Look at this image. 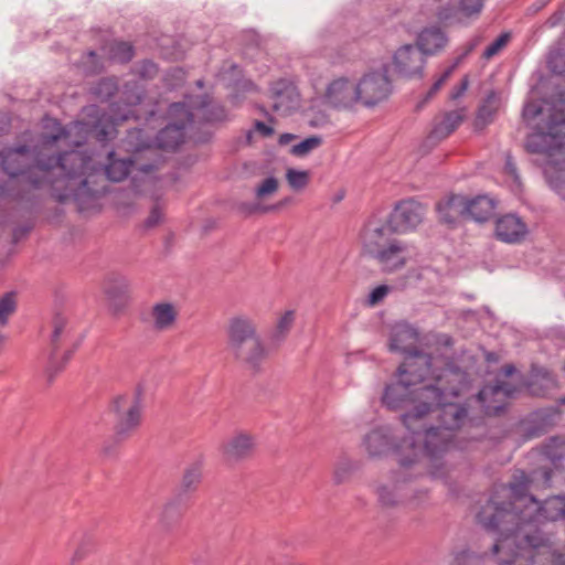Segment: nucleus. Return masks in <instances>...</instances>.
Instances as JSON below:
<instances>
[{"label": "nucleus", "mask_w": 565, "mask_h": 565, "mask_svg": "<svg viewBox=\"0 0 565 565\" xmlns=\"http://www.w3.org/2000/svg\"><path fill=\"white\" fill-rule=\"evenodd\" d=\"M546 431L545 418L541 417L540 414L535 415L532 425L526 428V435L530 438L540 437Z\"/></svg>", "instance_id": "48"}, {"label": "nucleus", "mask_w": 565, "mask_h": 565, "mask_svg": "<svg viewBox=\"0 0 565 565\" xmlns=\"http://www.w3.org/2000/svg\"><path fill=\"white\" fill-rule=\"evenodd\" d=\"M182 508L178 500L168 501L161 509L158 524L162 532L170 533L180 522Z\"/></svg>", "instance_id": "32"}, {"label": "nucleus", "mask_w": 565, "mask_h": 565, "mask_svg": "<svg viewBox=\"0 0 565 565\" xmlns=\"http://www.w3.org/2000/svg\"><path fill=\"white\" fill-rule=\"evenodd\" d=\"M546 456L551 458L553 461L561 459L563 457V452H552L548 448L546 449Z\"/></svg>", "instance_id": "61"}, {"label": "nucleus", "mask_w": 565, "mask_h": 565, "mask_svg": "<svg viewBox=\"0 0 565 565\" xmlns=\"http://www.w3.org/2000/svg\"><path fill=\"white\" fill-rule=\"evenodd\" d=\"M161 218H162L161 210L158 206H154L146 220V226L153 227L160 223Z\"/></svg>", "instance_id": "55"}, {"label": "nucleus", "mask_w": 565, "mask_h": 565, "mask_svg": "<svg viewBox=\"0 0 565 565\" xmlns=\"http://www.w3.org/2000/svg\"><path fill=\"white\" fill-rule=\"evenodd\" d=\"M141 394L132 396H118L113 402V411L116 413L115 444L130 438L141 424L142 415Z\"/></svg>", "instance_id": "10"}, {"label": "nucleus", "mask_w": 565, "mask_h": 565, "mask_svg": "<svg viewBox=\"0 0 565 565\" xmlns=\"http://www.w3.org/2000/svg\"><path fill=\"white\" fill-rule=\"evenodd\" d=\"M529 480L521 472L508 486H500L477 514L486 530L508 535L526 558L544 557L554 562L555 548L551 537L535 523L565 519V497L553 495L539 502L527 493Z\"/></svg>", "instance_id": "2"}, {"label": "nucleus", "mask_w": 565, "mask_h": 565, "mask_svg": "<svg viewBox=\"0 0 565 565\" xmlns=\"http://www.w3.org/2000/svg\"><path fill=\"white\" fill-rule=\"evenodd\" d=\"M114 452H115V447H114L113 445H110V444H105V445L103 446V454H104L105 456H110V455H113Z\"/></svg>", "instance_id": "62"}, {"label": "nucleus", "mask_w": 565, "mask_h": 565, "mask_svg": "<svg viewBox=\"0 0 565 565\" xmlns=\"http://www.w3.org/2000/svg\"><path fill=\"white\" fill-rule=\"evenodd\" d=\"M30 149L21 146L11 149L2 159L4 172L12 178L9 195L25 205L40 203L45 195L64 203L74 200L85 203L106 192V181L120 182L127 178L134 163L131 157L116 158L107 151L106 159L72 150L55 156L40 151L28 166Z\"/></svg>", "instance_id": "1"}, {"label": "nucleus", "mask_w": 565, "mask_h": 565, "mask_svg": "<svg viewBox=\"0 0 565 565\" xmlns=\"http://www.w3.org/2000/svg\"><path fill=\"white\" fill-rule=\"evenodd\" d=\"M499 96L494 90H491L479 107L477 120L482 121L483 125L490 122L499 108Z\"/></svg>", "instance_id": "33"}, {"label": "nucleus", "mask_w": 565, "mask_h": 565, "mask_svg": "<svg viewBox=\"0 0 565 565\" xmlns=\"http://www.w3.org/2000/svg\"><path fill=\"white\" fill-rule=\"evenodd\" d=\"M510 40V33H502L497 40H494L482 53L484 60H491L498 55L502 49L507 46Z\"/></svg>", "instance_id": "43"}, {"label": "nucleus", "mask_w": 565, "mask_h": 565, "mask_svg": "<svg viewBox=\"0 0 565 565\" xmlns=\"http://www.w3.org/2000/svg\"><path fill=\"white\" fill-rule=\"evenodd\" d=\"M294 137H295V136H294V135H291V134H284V135H281V136H280V138H279V142H280L281 145L288 143L291 139H294Z\"/></svg>", "instance_id": "64"}, {"label": "nucleus", "mask_w": 565, "mask_h": 565, "mask_svg": "<svg viewBox=\"0 0 565 565\" xmlns=\"http://www.w3.org/2000/svg\"><path fill=\"white\" fill-rule=\"evenodd\" d=\"M501 372H502V374H503L505 377H509V376H511L512 374H514V372H515V367H514V365H512V364H507V365H504V366L502 367Z\"/></svg>", "instance_id": "60"}, {"label": "nucleus", "mask_w": 565, "mask_h": 565, "mask_svg": "<svg viewBox=\"0 0 565 565\" xmlns=\"http://www.w3.org/2000/svg\"><path fill=\"white\" fill-rule=\"evenodd\" d=\"M117 92V85L113 79H102L96 87V94L103 98H109Z\"/></svg>", "instance_id": "47"}, {"label": "nucleus", "mask_w": 565, "mask_h": 565, "mask_svg": "<svg viewBox=\"0 0 565 565\" xmlns=\"http://www.w3.org/2000/svg\"><path fill=\"white\" fill-rule=\"evenodd\" d=\"M483 40L484 38L481 34L475 35L469 42H467L465 51L460 58L466 57L468 54L475 51V49L478 47L483 42Z\"/></svg>", "instance_id": "54"}, {"label": "nucleus", "mask_w": 565, "mask_h": 565, "mask_svg": "<svg viewBox=\"0 0 565 565\" xmlns=\"http://www.w3.org/2000/svg\"><path fill=\"white\" fill-rule=\"evenodd\" d=\"M227 348L235 360L253 370L267 355L255 323L246 317H234L228 321Z\"/></svg>", "instance_id": "7"}, {"label": "nucleus", "mask_w": 565, "mask_h": 565, "mask_svg": "<svg viewBox=\"0 0 565 565\" xmlns=\"http://www.w3.org/2000/svg\"><path fill=\"white\" fill-rule=\"evenodd\" d=\"M359 103L365 107H373L387 99L393 87L386 67L365 74L359 83Z\"/></svg>", "instance_id": "11"}, {"label": "nucleus", "mask_w": 565, "mask_h": 565, "mask_svg": "<svg viewBox=\"0 0 565 565\" xmlns=\"http://www.w3.org/2000/svg\"><path fill=\"white\" fill-rule=\"evenodd\" d=\"M295 321V312L292 310L286 311L278 320L276 329L273 333V340L280 342L285 339L286 334L291 329Z\"/></svg>", "instance_id": "38"}, {"label": "nucleus", "mask_w": 565, "mask_h": 565, "mask_svg": "<svg viewBox=\"0 0 565 565\" xmlns=\"http://www.w3.org/2000/svg\"><path fill=\"white\" fill-rule=\"evenodd\" d=\"M422 375H411L397 369V381L386 385L382 401L393 411L406 412L402 422L407 429H415V423L430 413L431 406L441 402L443 395L456 394L461 386L463 372L457 365L441 371H418Z\"/></svg>", "instance_id": "3"}, {"label": "nucleus", "mask_w": 565, "mask_h": 565, "mask_svg": "<svg viewBox=\"0 0 565 565\" xmlns=\"http://www.w3.org/2000/svg\"><path fill=\"white\" fill-rule=\"evenodd\" d=\"M393 228L391 224L370 223L363 234V252L373 257L394 238L391 237Z\"/></svg>", "instance_id": "22"}, {"label": "nucleus", "mask_w": 565, "mask_h": 565, "mask_svg": "<svg viewBox=\"0 0 565 565\" xmlns=\"http://www.w3.org/2000/svg\"><path fill=\"white\" fill-rule=\"evenodd\" d=\"M278 190V180L274 177L265 179L262 184L256 189L255 195L257 199H265L273 195Z\"/></svg>", "instance_id": "44"}, {"label": "nucleus", "mask_w": 565, "mask_h": 565, "mask_svg": "<svg viewBox=\"0 0 565 565\" xmlns=\"http://www.w3.org/2000/svg\"><path fill=\"white\" fill-rule=\"evenodd\" d=\"M109 58L119 63H127L134 56V49L127 42H114L109 45Z\"/></svg>", "instance_id": "37"}, {"label": "nucleus", "mask_w": 565, "mask_h": 565, "mask_svg": "<svg viewBox=\"0 0 565 565\" xmlns=\"http://www.w3.org/2000/svg\"><path fill=\"white\" fill-rule=\"evenodd\" d=\"M463 116L460 111L454 110L444 115L439 122H436L428 139L438 142L447 138L461 124Z\"/></svg>", "instance_id": "30"}, {"label": "nucleus", "mask_w": 565, "mask_h": 565, "mask_svg": "<svg viewBox=\"0 0 565 565\" xmlns=\"http://www.w3.org/2000/svg\"><path fill=\"white\" fill-rule=\"evenodd\" d=\"M426 207L414 199L401 201L390 216L394 232L406 233L415 230L425 218Z\"/></svg>", "instance_id": "13"}, {"label": "nucleus", "mask_w": 565, "mask_h": 565, "mask_svg": "<svg viewBox=\"0 0 565 565\" xmlns=\"http://www.w3.org/2000/svg\"><path fill=\"white\" fill-rule=\"evenodd\" d=\"M514 392L515 387L510 383L497 381L494 384L484 385L478 393V399L487 415H497L503 411L505 399Z\"/></svg>", "instance_id": "18"}, {"label": "nucleus", "mask_w": 565, "mask_h": 565, "mask_svg": "<svg viewBox=\"0 0 565 565\" xmlns=\"http://www.w3.org/2000/svg\"><path fill=\"white\" fill-rule=\"evenodd\" d=\"M448 43L446 33L438 26L424 29L417 36L416 45L423 56L434 55L444 50Z\"/></svg>", "instance_id": "25"}, {"label": "nucleus", "mask_w": 565, "mask_h": 565, "mask_svg": "<svg viewBox=\"0 0 565 565\" xmlns=\"http://www.w3.org/2000/svg\"><path fill=\"white\" fill-rule=\"evenodd\" d=\"M125 147L126 150L131 153H138L143 150L152 152L151 147L143 138V131L141 129H132L128 132L125 139Z\"/></svg>", "instance_id": "34"}, {"label": "nucleus", "mask_w": 565, "mask_h": 565, "mask_svg": "<svg viewBox=\"0 0 565 565\" xmlns=\"http://www.w3.org/2000/svg\"><path fill=\"white\" fill-rule=\"evenodd\" d=\"M372 258L379 263L383 271L393 273L406 265L409 258V247L406 243L395 238Z\"/></svg>", "instance_id": "19"}, {"label": "nucleus", "mask_w": 565, "mask_h": 565, "mask_svg": "<svg viewBox=\"0 0 565 565\" xmlns=\"http://www.w3.org/2000/svg\"><path fill=\"white\" fill-rule=\"evenodd\" d=\"M462 381H465V379ZM462 384L463 382H461L460 390L456 394L443 395L441 402L437 405H433L430 409V413L434 411L438 412V426L443 429H447L451 434H454V430L460 428L466 423L468 416V412L465 406L448 402L449 397L458 396Z\"/></svg>", "instance_id": "16"}, {"label": "nucleus", "mask_w": 565, "mask_h": 565, "mask_svg": "<svg viewBox=\"0 0 565 565\" xmlns=\"http://www.w3.org/2000/svg\"><path fill=\"white\" fill-rule=\"evenodd\" d=\"M425 62L423 52L413 44L401 46L393 56L396 73L406 78L422 77Z\"/></svg>", "instance_id": "14"}, {"label": "nucleus", "mask_w": 565, "mask_h": 565, "mask_svg": "<svg viewBox=\"0 0 565 565\" xmlns=\"http://www.w3.org/2000/svg\"><path fill=\"white\" fill-rule=\"evenodd\" d=\"M504 169L515 181L519 180L515 162L510 154L507 156Z\"/></svg>", "instance_id": "57"}, {"label": "nucleus", "mask_w": 565, "mask_h": 565, "mask_svg": "<svg viewBox=\"0 0 565 565\" xmlns=\"http://www.w3.org/2000/svg\"><path fill=\"white\" fill-rule=\"evenodd\" d=\"M286 179L290 188L295 191H300L309 183V172L288 169L286 172Z\"/></svg>", "instance_id": "41"}, {"label": "nucleus", "mask_w": 565, "mask_h": 565, "mask_svg": "<svg viewBox=\"0 0 565 565\" xmlns=\"http://www.w3.org/2000/svg\"><path fill=\"white\" fill-rule=\"evenodd\" d=\"M397 462L398 468L392 472L390 480L380 482L375 489L377 501L383 508H395L425 494L411 488L412 482L425 475V465L418 452H414L413 457L401 452Z\"/></svg>", "instance_id": "5"}, {"label": "nucleus", "mask_w": 565, "mask_h": 565, "mask_svg": "<svg viewBox=\"0 0 565 565\" xmlns=\"http://www.w3.org/2000/svg\"><path fill=\"white\" fill-rule=\"evenodd\" d=\"M71 333V326L68 318L62 313L56 312L52 319V332L50 337L51 345V367L55 364V351L58 350L63 340Z\"/></svg>", "instance_id": "28"}, {"label": "nucleus", "mask_w": 565, "mask_h": 565, "mask_svg": "<svg viewBox=\"0 0 565 565\" xmlns=\"http://www.w3.org/2000/svg\"><path fill=\"white\" fill-rule=\"evenodd\" d=\"M388 294V287L385 285H381L376 288H374L371 294L369 295V303L371 306L377 305L381 302L385 296Z\"/></svg>", "instance_id": "53"}, {"label": "nucleus", "mask_w": 565, "mask_h": 565, "mask_svg": "<svg viewBox=\"0 0 565 565\" xmlns=\"http://www.w3.org/2000/svg\"><path fill=\"white\" fill-rule=\"evenodd\" d=\"M95 542L92 535L85 533L77 543L71 558V565H76L84 561L94 550Z\"/></svg>", "instance_id": "36"}, {"label": "nucleus", "mask_w": 565, "mask_h": 565, "mask_svg": "<svg viewBox=\"0 0 565 565\" xmlns=\"http://www.w3.org/2000/svg\"><path fill=\"white\" fill-rule=\"evenodd\" d=\"M326 98L333 107L349 108L359 103L356 83L348 78H338L328 86Z\"/></svg>", "instance_id": "21"}, {"label": "nucleus", "mask_w": 565, "mask_h": 565, "mask_svg": "<svg viewBox=\"0 0 565 565\" xmlns=\"http://www.w3.org/2000/svg\"><path fill=\"white\" fill-rule=\"evenodd\" d=\"M75 348L73 350H67L63 356H62V361L60 362L58 359H57V355L55 354V364L53 367H51V362L49 363V366H47V376H49V381L51 382L53 380V377L65 366V364L71 360L72 355H73V352H74Z\"/></svg>", "instance_id": "46"}, {"label": "nucleus", "mask_w": 565, "mask_h": 565, "mask_svg": "<svg viewBox=\"0 0 565 565\" xmlns=\"http://www.w3.org/2000/svg\"><path fill=\"white\" fill-rule=\"evenodd\" d=\"M547 132L536 131L531 134L525 142V148L531 153H543L552 158L556 153L565 152V145L556 136V121L547 124Z\"/></svg>", "instance_id": "17"}, {"label": "nucleus", "mask_w": 565, "mask_h": 565, "mask_svg": "<svg viewBox=\"0 0 565 565\" xmlns=\"http://www.w3.org/2000/svg\"><path fill=\"white\" fill-rule=\"evenodd\" d=\"M151 316L154 328L163 331L170 329L174 324L178 317V310L172 303L159 302L152 307Z\"/></svg>", "instance_id": "31"}, {"label": "nucleus", "mask_w": 565, "mask_h": 565, "mask_svg": "<svg viewBox=\"0 0 565 565\" xmlns=\"http://www.w3.org/2000/svg\"><path fill=\"white\" fill-rule=\"evenodd\" d=\"M169 114L172 116L180 114L179 122L169 124L162 128L156 137V142L161 149L174 150L183 142L185 125L194 120V114L183 103L172 104Z\"/></svg>", "instance_id": "12"}, {"label": "nucleus", "mask_w": 565, "mask_h": 565, "mask_svg": "<svg viewBox=\"0 0 565 565\" xmlns=\"http://www.w3.org/2000/svg\"><path fill=\"white\" fill-rule=\"evenodd\" d=\"M543 114V109L541 105L536 102L527 103L523 109V118L527 122L535 120L539 116Z\"/></svg>", "instance_id": "50"}, {"label": "nucleus", "mask_w": 565, "mask_h": 565, "mask_svg": "<svg viewBox=\"0 0 565 565\" xmlns=\"http://www.w3.org/2000/svg\"><path fill=\"white\" fill-rule=\"evenodd\" d=\"M224 118V109L222 107H213L210 111V115L204 114V119L212 120H221Z\"/></svg>", "instance_id": "58"}, {"label": "nucleus", "mask_w": 565, "mask_h": 565, "mask_svg": "<svg viewBox=\"0 0 565 565\" xmlns=\"http://www.w3.org/2000/svg\"><path fill=\"white\" fill-rule=\"evenodd\" d=\"M255 129L259 131L263 136L269 137L274 134V129L269 126H267L265 122L256 120L255 121Z\"/></svg>", "instance_id": "59"}, {"label": "nucleus", "mask_w": 565, "mask_h": 565, "mask_svg": "<svg viewBox=\"0 0 565 565\" xmlns=\"http://www.w3.org/2000/svg\"><path fill=\"white\" fill-rule=\"evenodd\" d=\"M466 196L454 194L437 204L440 221L454 225L459 217H467Z\"/></svg>", "instance_id": "26"}, {"label": "nucleus", "mask_w": 565, "mask_h": 565, "mask_svg": "<svg viewBox=\"0 0 565 565\" xmlns=\"http://www.w3.org/2000/svg\"><path fill=\"white\" fill-rule=\"evenodd\" d=\"M104 290L115 309L119 310L126 302L129 281L124 276L110 274L105 281Z\"/></svg>", "instance_id": "27"}, {"label": "nucleus", "mask_w": 565, "mask_h": 565, "mask_svg": "<svg viewBox=\"0 0 565 565\" xmlns=\"http://www.w3.org/2000/svg\"><path fill=\"white\" fill-rule=\"evenodd\" d=\"M467 217L476 222L488 221L494 211L493 201L486 195H478L471 200L466 198Z\"/></svg>", "instance_id": "29"}, {"label": "nucleus", "mask_w": 565, "mask_h": 565, "mask_svg": "<svg viewBox=\"0 0 565 565\" xmlns=\"http://www.w3.org/2000/svg\"><path fill=\"white\" fill-rule=\"evenodd\" d=\"M158 73L157 65L151 61H143L138 67V74L142 78H153Z\"/></svg>", "instance_id": "52"}, {"label": "nucleus", "mask_w": 565, "mask_h": 565, "mask_svg": "<svg viewBox=\"0 0 565 565\" xmlns=\"http://www.w3.org/2000/svg\"><path fill=\"white\" fill-rule=\"evenodd\" d=\"M414 425L415 429H407L409 436L402 439L398 446V456L403 452L408 457H413L414 452H418L426 471L428 468L426 459L428 458L431 463L440 459L449 449L454 434L439 426H427L426 416Z\"/></svg>", "instance_id": "6"}, {"label": "nucleus", "mask_w": 565, "mask_h": 565, "mask_svg": "<svg viewBox=\"0 0 565 565\" xmlns=\"http://www.w3.org/2000/svg\"><path fill=\"white\" fill-rule=\"evenodd\" d=\"M527 227L525 223L514 214H507L495 224L497 237L505 243H518L525 237Z\"/></svg>", "instance_id": "24"}, {"label": "nucleus", "mask_w": 565, "mask_h": 565, "mask_svg": "<svg viewBox=\"0 0 565 565\" xmlns=\"http://www.w3.org/2000/svg\"><path fill=\"white\" fill-rule=\"evenodd\" d=\"M15 297L13 292L3 295L0 299V327H4L9 317L15 311Z\"/></svg>", "instance_id": "40"}, {"label": "nucleus", "mask_w": 565, "mask_h": 565, "mask_svg": "<svg viewBox=\"0 0 565 565\" xmlns=\"http://www.w3.org/2000/svg\"><path fill=\"white\" fill-rule=\"evenodd\" d=\"M322 143V138L319 136H311L306 138L301 142L291 147L290 152L297 157L307 156L312 150L319 148Z\"/></svg>", "instance_id": "39"}, {"label": "nucleus", "mask_w": 565, "mask_h": 565, "mask_svg": "<svg viewBox=\"0 0 565 565\" xmlns=\"http://www.w3.org/2000/svg\"><path fill=\"white\" fill-rule=\"evenodd\" d=\"M456 67V64L448 67L443 74L433 84V86L430 87V89L428 90L425 99L423 103H426L427 100H429L441 87L443 85L447 82V79L450 77L451 73L454 72Z\"/></svg>", "instance_id": "49"}, {"label": "nucleus", "mask_w": 565, "mask_h": 565, "mask_svg": "<svg viewBox=\"0 0 565 565\" xmlns=\"http://www.w3.org/2000/svg\"><path fill=\"white\" fill-rule=\"evenodd\" d=\"M468 85H469V81H468V77L466 76V77L462 78V81L459 84V86H457V87H455L452 89V92L450 93V98L451 99H457L460 96H462L463 93L467 90Z\"/></svg>", "instance_id": "56"}, {"label": "nucleus", "mask_w": 565, "mask_h": 565, "mask_svg": "<svg viewBox=\"0 0 565 565\" xmlns=\"http://www.w3.org/2000/svg\"><path fill=\"white\" fill-rule=\"evenodd\" d=\"M483 7V0H460V9L466 15L478 14Z\"/></svg>", "instance_id": "51"}, {"label": "nucleus", "mask_w": 565, "mask_h": 565, "mask_svg": "<svg viewBox=\"0 0 565 565\" xmlns=\"http://www.w3.org/2000/svg\"><path fill=\"white\" fill-rule=\"evenodd\" d=\"M254 446L252 436L247 434L235 435L222 446L223 457L228 463H236L250 457Z\"/></svg>", "instance_id": "23"}, {"label": "nucleus", "mask_w": 565, "mask_h": 565, "mask_svg": "<svg viewBox=\"0 0 565 565\" xmlns=\"http://www.w3.org/2000/svg\"><path fill=\"white\" fill-rule=\"evenodd\" d=\"M548 66L553 73L565 76V51L552 54Z\"/></svg>", "instance_id": "45"}, {"label": "nucleus", "mask_w": 565, "mask_h": 565, "mask_svg": "<svg viewBox=\"0 0 565 565\" xmlns=\"http://www.w3.org/2000/svg\"><path fill=\"white\" fill-rule=\"evenodd\" d=\"M418 341L419 333L411 324L401 322L392 328L388 349L392 352H399L405 355L404 363L399 365L402 373L407 371L418 379L422 376L418 371H441L449 367V364L456 365L451 355L447 352L433 355L420 351Z\"/></svg>", "instance_id": "4"}, {"label": "nucleus", "mask_w": 565, "mask_h": 565, "mask_svg": "<svg viewBox=\"0 0 565 565\" xmlns=\"http://www.w3.org/2000/svg\"><path fill=\"white\" fill-rule=\"evenodd\" d=\"M202 479V469L200 463L189 466L182 477L181 489L184 492L196 490Z\"/></svg>", "instance_id": "35"}, {"label": "nucleus", "mask_w": 565, "mask_h": 565, "mask_svg": "<svg viewBox=\"0 0 565 565\" xmlns=\"http://www.w3.org/2000/svg\"><path fill=\"white\" fill-rule=\"evenodd\" d=\"M498 534L500 537L491 545L490 553L478 554L461 550L454 553L450 565H513L523 557L511 536Z\"/></svg>", "instance_id": "8"}, {"label": "nucleus", "mask_w": 565, "mask_h": 565, "mask_svg": "<svg viewBox=\"0 0 565 565\" xmlns=\"http://www.w3.org/2000/svg\"><path fill=\"white\" fill-rule=\"evenodd\" d=\"M96 116L98 119L93 125L85 121H77L63 128L58 134L55 135H44L43 136V145L45 147L54 145L61 138L71 139L74 135H92L96 140L100 142H105L110 140L116 135V126L119 121L128 120L129 114H124L120 117L111 116L103 114L99 116L98 110L94 108Z\"/></svg>", "instance_id": "9"}, {"label": "nucleus", "mask_w": 565, "mask_h": 565, "mask_svg": "<svg viewBox=\"0 0 565 565\" xmlns=\"http://www.w3.org/2000/svg\"><path fill=\"white\" fill-rule=\"evenodd\" d=\"M363 445L370 457H382L394 448L398 452L401 443L396 444V437L390 428L379 427L364 436Z\"/></svg>", "instance_id": "20"}, {"label": "nucleus", "mask_w": 565, "mask_h": 565, "mask_svg": "<svg viewBox=\"0 0 565 565\" xmlns=\"http://www.w3.org/2000/svg\"><path fill=\"white\" fill-rule=\"evenodd\" d=\"M430 473L434 478H443L444 477V472L440 470V467L437 465L433 467V469L430 470Z\"/></svg>", "instance_id": "63"}, {"label": "nucleus", "mask_w": 565, "mask_h": 565, "mask_svg": "<svg viewBox=\"0 0 565 565\" xmlns=\"http://www.w3.org/2000/svg\"><path fill=\"white\" fill-rule=\"evenodd\" d=\"M271 108L280 116H288L300 107L297 87L287 79L274 82L270 86Z\"/></svg>", "instance_id": "15"}, {"label": "nucleus", "mask_w": 565, "mask_h": 565, "mask_svg": "<svg viewBox=\"0 0 565 565\" xmlns=\"http://www.w3.org/2000/svg\"><path fill=\"white\" fill-rule=\"evenodd\" d=\"M353 471V465L348 460L339 461L333 470V482L342 484L347 482Z\"/></svg>", "instance_id": "42"}]
</instances>
